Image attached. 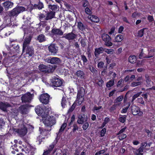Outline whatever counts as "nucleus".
I'll return each instance as SVG.
<instances>
[{"mask_svg": "<svg viewBox=\"0 0 155 155\" xmlns=\"http://www.w3.org/2000/svg\"><path fill=\"white\" fill-rule=\"evenodd\" d=\"M51 108H48L45 110L40 106H38L35 109L36 113L41 117V120L46 126L51 127L55 123L53 117H51L48 114L51 112Z\"/></svg>", "mask_w": 155, "mask_h": 155, "instance_id": "f257e3e1", "label": "nucleus"}, {"mask_svg": "<svg viewBox=\"0 0 155 155\" xmlns=\"http://www.w3.org/2000/svg\"><path fill=\"white\" fill-rule=\"evenodd\" d=\"M84 93L85 90L83 87H81L78 89L77 99L70 109V111H73L76 106H79L82 104L84 100Z\"/></svg>", "mask_w": 155, "mask_h": 155, "instance_id": "f03ea898", "label": "nucleus"}, {"mask_svg": "<svg viewBox=\"0 0 155 155\" xmlns=\"http://www.w3.org/2000/svg\"><path fill=\"white\" fill-rule=\"evenodd\" d=\"M31 39V37L29 36L26 38L25 39V41L23 44V52H24L25 50L27 48L26 52V54H28L29 56H32L34 53L33 49L31 47H28V45L29 44Z\"/></svg>", "mask_w": 155, "mask_h": 155, "instance_id": "7ed1b4c3", "label": "nucleus"}, {"mask_svg": "<svg viewBox=\"0 0 155 155\" xmlns=\"http://www.w3.org/2000/svg\"><path fill=\"white\" fill-rule=\"evenodd\" d=\"M48 130L43 129L42 128H39V131L40 132L41 135L37 138V140H38L39 141V144L40 143L41 141L40 140V139H44L47 138L49 135V132Z\"/></svg>", "mask_w": 155, "mask_h": 155, "instance_id": "20e7f679", "label": "nucleus"}, {"mask_svg": "<svg viewBox=\"0 0 155 155\" xmlns=\"http://www.w3.org/2000/svg\"><path fill=\"white\" fill-rule=\"evenodd\" d=\"M101 37L103 40L105 42L104 45L108 47L112 45L113 43L110 41L111 38L107 34H104L102 35Z\"/></svg>", "mask_w": 155, "mask_h": 155, "instance_id": "39448f33", "label": "nucleus"}, {"mask_svg": "<svg viewBox=\"0 0 155 155\" xmlns=\"http://www.w3.org/2000/svg\"><path fill=\"white\" fill-rule=\"evenodd\" d=\"M15 131L17 132L21 136L25 135L27 132V129L23 124L20 125L19 128L16 130Z\"/></svg>", "mask_w": 155, "mask_h": 155, "instance_id": "423d86ee", "label": "nucleus"}, {"mask_svg": "<svg viewBox=\"0 0 155 155\" xmlns=\"http://www.w3.org/2000/svg\"><path fill=\"white\" fill-rule=\"evenodd\" d=\"M52 85L55 87H59L61 86L62 84V81L59 78L58 76L52 78L51 80Z\"/></svg>", "mask_w": 155, "mask_h": 155, "instance_id": "0eeeda50", "label": "nucleus"}, {"mask_svg": "<svg viewBox=\"0 0 155 155\" xmlns=\"http://www.w3.org/2000/svg\"><path fill=\"white\" fill-rule=\"evenodd\" d=\"M25 8L23 7L18 6L13 9L11 12L12 15L15 16L25 11Z\"/></svg>", "mask_w": 155, "mask_h": 155, "instance_id": "6e6552de", "label": "nucleus"}, {"mask_svg": "<svg viewBox=\"0 0 155 155\" xmlns=\"http://www.w3.org/2000/svg\"><path fill=\"white\" fill-rule=\"evenodd\" d=\"M49 96L47 94H41L40 97L39 99L41 102L44 104H47L49 102Z\"/></svg>", "mask_w": 155, "mask_h": 155, "instance_id": "1a4fd4ad", "label": "nucleus"}, {"mask_svg": "<svg viewBox=\"0 0 155 155\" xmlns=\"http://www.w3.org/2000/svg\"><path fill=\"white\" fill-rule=\"evenodd\" d=\"M33 96V94H31L28 92L24 94L21 97V100L23 102H30Z\"/></svg>", "mask_w": 155, "mask_h": 155, "instance_id": "9d476101", "label": "nucleus"}, {"mask_svg": "<svg viewBox=\"0 0 155 155\" xmlns=\"http://www.w3.org/2000/svg\"><path fill=\"white\" fill-rule=\"evenodd\" d=\"M131 111L134 115L138 114L139 116H141L143 114V112L140 111L139 108L134 105L132 106Z\"/></svg>", "mask_w": 155, "mask_h": 155, "instance_id": "9b49d317", "label": "nucleus"}, {"mask_svg": "<svg viewBox=\"0 0 155 155\" xmlns=\"http://www.w3.org/2000/svg\"><path fill=\"white\" fill-rule=\"evenodd\" d=\"M2 5L5 9L7 10L13 7V3L10 1L7 0L3 3Z\"/></svg>", "mask_w": 155, "mask_h": 155, "instance_id": "f8f14e48", "label": "nucleus"}, {"mask_svg": "<svg viewBox=\"0 0 155 155\" xmlns=\"http://www.w3.org/2000/svg\"><path fill=\"white\" fill-rule=\"evenodd\" d=\"M87 116L85 115H79L78 116V123L79 124H82L87 121Z\"/></svg>", "mask_w": 155, "mask_h": 155, "instance_id": "ddd939ff", "label": "nucleus"}, {"mask_svg": "<svg viewBox=\"0 0 155 155\" xmlns=\"http://www.w3.org/2000/svg\"><path fill=\"white\" fill-rule=\"evenodd\" d=\"M49 51L51 52L53 55L55 54L57 52L58 48L55 46L54 44H51L48 47Z\"/></svg>", "mask_w": 155, "mask_h": 155, "instance_id": "4468645a", "label": "nucleus"}, {"mask_svg": "<svg viewBox=\"0 0 155 155\" xmlns=\"http://www.w3.org/2000/svg\"><path fill=\"white\" fill-rule=\"evenodd\" d=\"M76 37V35L72 32L65 34L63 36V37L68 40H73Z\"/></svg>", "mask_w": 155, "mask_h": 155, "instance_id": "2eb2a0df", "label": "nucleus"}, {"mask_svg": "<svg viewBox=\"0 0 155 155\" xmlns=\"http://www.w3.org/2000/svg\"><path fill=\"white\" fill-rule=\"evenodd\" d=\"M10 107V105L7 103L0 102V109L3 111H6L7 108Z\"/></svg>", "mask_w": 155, "mask_h": 155, "instance_id": "dca6fc26", "label": "nucleus"}, {"mask_svg": "<svg viewBox=\"0 0 155 155\" xmlns=\"http://www.w3.org/2000/svg\"><path fill=\"white\" fill-rule=\"evenodd\" d=\"M124 37L123 35L119 34L117 35L115 37L114 41L117 42H121L124 39Z\"/></svg>", "mask_w": 155, "mask_h": 155, "instance_id": "f3484780", "label": "nucleus"}, {"mask_svg": "<svg viewBox=\"0 0 155 155\" xmlns=\"http://www.w3.org/2000/svg\"><path fill=\"white\" fill-rule=\"evenodd\" d=\"M39 70L41 71L45 72H49V71L48 67L44 64H40L38 66Z\"/></svg>", "mask_w": 155, "mask_h": 155, "instance_id": "a211bd4d", "label": "nucleus"}, {"mask_svg": "<svg viewBox=\"0 0 155 155\" xmlns=\"http://www.w3.org/2000/svg\"><path fill=\"white\" fill-rule=\"evenodd\" d=\"M26 150L28 151V153H30L31 155H33L34 151L35 150V149L32 147L30 145L28 144L27 146L25 148Z\"/></svg>", "mask_w": 155, "mask_h": 155, "instance_id": "6ab92c4d", "label": "nucleus"}, {"mask_svg": "<svg viewBox=\"0 0 155 155\" xmlns=\"http://www.w3.org/2000/svg\"><path fill=\"white\" fill-rule=\"evenodd\" d=\"M88 18L92 21L95 22H98L99 21V19L96 16L90 15L88 16Z\"/></svg>", "mask_w": 155, "mask_h": 155, "instance_id": "aec40b11", "label": "nucleus"}, {"mask_svg": "<svg viewBox=\"0 0 155 155\" xmlns=\"http://www.w3.org/2000/svg\"><path fill=\"white\" fill-rule=\"evenodd\" d=\"M51 31L54 35H62L63 34V32L59 29L54 28Z\"/></svg>", "mask_w": 155, "mask_h": 155, "instance_id": "412c9836", "label": "nucleus"}, {"mask_svg": "<svg viewBox=\"0 0 155 155\" xmlns=\"http://www.w3.org/2000/svg\"><path fill=\"white\" fill-rule=\"evenodd\" d=\"M104 51V48L102 47L96 48L95 49V55L97 56L100 54L103 53Z\"/></svg>", "mask_w": 155, "mask_h": 155, "instance_id": "4be33fe9", "label": "nucleus"}, {"mask_svg": "<svg viewBox=\"0 0 155 155\" xmlns=\"http://www.w3.org/2000/svg\"><path fill=\"white\" fill-rule=\"evenodd\" d=\"M28 107V106L26 105L21 106L20 108V109L21 110V113L22 114L26 113L27 112Z\"/></svg>", "mask_w": 155, "mask_h": 155, "instance_id": "5701e85b", "label": "nucleus"}, {"mask_svg": "<svg viewBox=\"0 0 155 155\" xmlns=\"http://www.w3.org/2000/svg\"><path fill=\"white\" fill-rule=\"evenodd\" d=\"M54 12H51L47 14L46 19L47 20H48L52 19L54 17Z\"/></svg>", "mask_w": 155, "mask_h": 155, "instance_id": "b1692460", "label": "nucleus"}, {"mask_svg": "<svg viewBox=\"0 0 155 155\" xmlns=\"http://www.w3.org/2000/svg\"><path fill=\"white\" fill-rule=\"evenodd\" d=\"M51 64H57L60 62L59 59L58 58L56 57H51Z\"/></svg>", "mask_w": 155, "mask_h": 155, "instance_id": "393cba45", "label": "nucleus"}, {"mask_svg": "<svg viewBox=\"0 0 155 155\" xmlns=\"http://www.w3.org/2000/svg\"><path fill=\"white\" fill-rule=\"evenodd\" d=\"M136 60V56L134 55H131L129 58V61L131 63H135Z\"/></svg>", "mask_w": 155, "mask_h": 155, "instance_id": "a878e982", "label": "nucleus"}, {"mask_svg": "<svg viewBox=\"0 0 155 155\" xmlns=\"http://www.w3.org/2000/svg\"><path fill=\"white\" fill-rule=\"evenodd\" d=\"M77 76L81 78H83L84 77V74L83 72L81 71H78L77 72Z\"/></svg>", "mask_w": 155, "mask_h": 155, "instance_id": "bb28decb", "label": "nucleus"}, {"mask_svg": "<svg viewBox=\"0 0 155 155\" xmlns=\"http://www.w3.org/2000/svg\"><path fill=\"white\" fill-rule=\"evenodd\" d=\"M38 40L40 42L45 41V36L43 35H39L38 38Z\"/></svg>", "mask_w": 155, "mask_h": 155, "instance_id": "cd10ccee", "label": "nucleus"}, {"mask_svg": "<svg viewBox=\"0 0 155 155\" xmlns=\"http://www.w3.org/2000/svg\"><path fill=\"white\" fill-rule=\"evenodd\" d=\"M54 145H51L50 146V149L44 152L43 155H48L50 153L51 150L54 148Z\"/></svg>", "mask_w": 155, "mask_h": 155, "instance_id": "c85d7f7f", "label": "nucleus"}, {"mask_svg": "<svg viewBox=\"0 0 155 155\" xmlns=\"http://www.w3.org/2000/svg\"><path fill=\"white\" fill-rule=\"evenodd\" d=\"M35 7H37L39 9H41L44 7V5L43 3L40 1L39 2L38 5H34Z\"/></svg>", "mask_w": 155, "mask_h": 155, "instance_id": "c756f323", "label": "nucleus"}, {"mask_svg": "<svg viewBox=\"0 0 155 155\" xmlns=\"http://www.w3.org/2000/svg\"><path fill=\"white\" fill-rule=\"evenodd\" d=\"M78 28L81 31H83L85 29L84 26L81 22L78 23Z\"/></svg>", "mask_w": 155, "mask_h": 155, "instance_id": "7c9ffc66", "label": "nucleus"}, {"mask_svg": "<svg viewBox=\"0 0 155 155\" xmlns=\"http://www.w3.org/2000/svg\"><path fill=\"white\" fill-rule=\"evenodd\" d=\"M67 101L66 98L64 97H63L61 101V106L63 108H65L66 106Z\"/></svg>", "mask_w": 155, "mask_h": 155, "instance_id": "2f4dec72", "label": "nucleus"}, {"mask_svg": "<svg viewBox=\"0 0 155 155\" xmlns=\"http://www.w3.org/2000/svg\"><path fill=\"white\" fill-rule=\"evenodd\" d=\"M110 120V119L107 117H106L105 118L104 122L103 123V124H102V125L101 127V128H102Z\"/></svg>", "mask_w": 155, "mask_h": 155, "instance_id": "473e14b6", "label": "nucleus"}, {"mask_svg": "<svg viewBox=\"0 0 155 155\" xmlns=\"http://www.w3.org/2000/svg\"><path fill=\"white\" fill-rule=\"evenodd\" d=\"M145 29V28H143L138 31L137 34L136 35L139 37H142L143 35V31Z\"/></svg>", "mask_w": 155, "mask_h": 155, "instance_id": "72a5a7b5", "label": "nucleus"}, {"mask_svg": "<svg viewBox=\"0 0 155 155\" xmlns=\"http://www.w3.org/2000/svg\"><path fill=\"white\" fill-rule=\"evenodd\" d=\"M126 115L122 116L119 118V121L121 123H124L126 121Z\"/></svg>", "mask_w": 155, "mask_h": 155, "instance_id": "f704fd0d", "label": "nucleus"}, {"mask_svg": "<svg viewBox=\"0 0 155 155\" xmlns=\"http://www.w3.org/2000/svg\"><path fill=\"white\" fill-rule=\"evenodd\" d=\"M104 51L108 54H113L114 50L112 49H104Z\"/></svg>", "mask_w": 155, "mask_h": 155, "instance_id": "c9c22d12", "label": "nucleus"}, {"mask_svg": "<svg viewBox=\"0 0 155 155\" xmlns=\"http://www.w3.org/2000/svg\"><path fill=\"white\" fill-rule=\"evenodd\" d=\"M154 50L153 49L150 50L149 52V55L146 57V58H149L153 57L154 55Z\"/></svg>", "mask_w": 155, "mask_h": 155, "instance_id": "e433bc0d", "label": "nucleus"}, {"mask_svg": "<svg viewBox=\"0 0 155 155\" xmlns=\"http://www.w3.org/2000/svg\"><path fill=\"white\" fill-rule=\"evenodd\" d=\"M114 84V80H111L108 82L106 86L107 87H110L112 86Z\"/></svg>", "mask_w": 155, "mask_h": 155, "instance_id": "4c0bfd02", "label": "nucleus"}, {"mask_svg": "<svg viewBox=\"0 0 155 155\" xmlns=\"http://www.w3.org/2000/svg\"><path fill=\"white\" fill-rule=\"evenodd\" d=\"M142 83L141 81H138L137 82H134L131 84V86L133 87H135L140 85Z\"/></svg>", "mask_w": 155, "mask_h": 155, "instance_id": "58836bf2", "label": "nucleus"}, {"mask_svg": "<svg viewBox=\"0 0 155 155\" xmlns=\"http://www.w3.org/2000/svg\"><path fill=\"white\" fill-rule=\"evenodd\" d=\"M16 26V25H14V23L11 22V24H8L7 25V29L9 30H10V28H12L13 27H15V26Z\"/></svg>", "mask_w": 155, "mask_h": 155, "instance_id": "ea45409f", "label": "nucleus"}, {"mask_svg": "<svg viewBox=\"0 0 155 155\" xmlns=\"http://www.w3.org/2000/svg\"><path fill=\"white\" fill-rule=\"evenodd\" d=\"M95 81L100 86H102V85L104 83L103 81L101 80V78L98 80H96Z\"/></svg>", "mask_w": 155, "mask_h": 155, "instance_id": "a19ab883", "label": "nucleus"}, {"mask_svg": "<svg viewBox=\"0 0 155 155\" xmlns=\"http://www.w3.org/2000/svg\"><path fill=\"white\" fill-rule=\"evenodd\" d=\"M127 137V135L125 134H120L118 137L119 140H122L126 138Z\"/></svg>", "mask_w": 155, "mask_h": 155, "instance_id": "79ce46f5", "label": "nucleus"}, {"mask_svg": "<svg viewBox=\"0 0 155 155\" xmlns=\"http://www.w3.org/2000/svg\"><path fill=\"white\" fill-rule=\"evenodd\" d=\"M143 151V148L142 147H140L137 150L138 153H137L136 155H142L143 154L141 153Z\"/></svg>", "mask_w": 155, "mask_h": 155, "instance_id": "37998d69", "label": "nucleus"}, {"mask_svg": "<svg viewBox=\"0 0 155 155\" xmlns=\"http://www.w3.org/2000/svg\"><path fill=\"white\" fill-rule=\"evenodd\" d=\"M83 128L84 130H86L89 126V124L88 122H86L83 123Z\"/></svg>", "mask_w": 155, "mask_h": 155, "instance_id": "c03bdc74", "label": "nucleus"}, {"mask_svg": "<svg viewBox=\"0 0 155 155\" xmlns=\"http://www.w3.org/2000/svg\"><path fill=\"white\" fill-rule=\"evenodd\" d=\"M142 93V92H140L134 95L133 97L132 101H134L136 98L138 97Z\"/></svg>", "mask_w": 155, "mask_h": 155, "instance_id": "a18cd8bd", "label": "nucleus"}, {"mask_svg": "<svg viewBox=\"0 0 155 155\" xmlns=\"http://www.w3.org/2000/svg\"><path fill=\"white\" fill-rule=\"evenodd\" d=\"M106 132V129L104 128L102 130L101 132L100 135L101 137H104Z\"/></svg>", "mask_w": 155, "mask_h": 155, "instance_id": "49530a36", "label": "nucleus"}, {"mask_svg": "<svg viewBox=\"0 0 155 155\" xmlns=\"http://www.w3.org/2000/svg\"><path fill=\"white\" fill-rule=\"evenodd\" d=\"M66 126V124L65 123H64L61 126L60 129L59 130V132H62Z\"/></svg>", "mask_w": 155, "mask_h": 155, "instance_id": "de8ad7c7", "label": "nucleus"}, {"mask_svg": "<svg viewBox=\"0 0 155 155\" xmlns=\"http://www.w3.org/2000/svg\"><path fill=\"white\" fill-rule=\"evenodd\" d=\"M104 63L103 62H100L97 64V67L99 68H102L104 65Z\"/></svg>", "mask_w": 155, "mask_h": 155, "instance_id": "09e8293b", "label": "nucleus"}, {"mask_svg": "<svg viewBox=\"0 0 155 155\" xmlns=\"http://www.w3.org/2000/svg\"><path fill=\"white\" fill-rule=\"evenodd\" d=\"M85 12L87 14H91L92 13L91 10L87 7L85 9Z\"/></svg>", "mask_w": 155, "mask_h": 155, "instance_id": "8fccbe9b", "label": "nucleus"}, {"mask_svg": "<svg viewBox=\"0 0 155 155\" xmlns=\"http://www.w3.org/2000/svg\"><path fill=\"white\" fill-rule=\"evenodd\" d=\"M105 152V151L104 150H102L96 152L95 154V155H100V154L104 153Z\"/></svg>", "mask_w": 155, "mask_h": 155, "instance_id": "3c124183", "label": "nucleus"}, {"mask_svg": "<svg viewBox=\"0 0 155 155\" xmlns=\"http://www.w3.org/2000/svg\"><path fill=\"white\" fill-rule=\"evenodd\" d=\"M123 97L122 96H120L117 98L116 101V102H119L121 101L123 99Z\"/></svg>", "mask_w": 155, "mask_h": 155, "instance_id": "603ef678", "label": "nucleus"}, {"mask_svg": "<svg viewBox=\"0 0 155 155\" xmlns=\"http://www.w3.org/2000/svg\"><path fill=\"white\" fill-rule=\"evenodd\" d=\"M90 70L92 72L95 73L97 71L96 70L95 68L93 67H89Z\"/></svg>", "mask_w": 155, "mask_h": 155, "instance_id": "864d4df0", "label": "nucleus"}, {"mask_svg": "<svg viewBox=\"0 0 155 155\" xmlns=\"http://www.w3.org/2000/svg\"><path fill=\"white\" fill-rule=\"evenodd\" d=\"M116 65V63L115 62H114L111 63L110 65L109 68L110 69H112Z\"/></svg>", "mask_w": 155, "mask_h": 155, "instance_id": "5fc2aeb1", "label": "nucleus"}, {"mask_svg": "<svg viewBox=\"0 0 155 155\" xmlns=\"http://www.w3.org/2000/svg\"><path fill=\"white\" fill-rule=\"evenodd\" d=\"M86 41L84 39H82L81 40V45L83 47H84L86 45Z\"/></svg>", "mask_w": 155, "mask_h": 155, "instance_id": "6e6d98bb", "label": "nucleus"}, {"mask_svg": "<svg viewBox=\"0 0 155 155\" xmlns=\"http://www.w3.org/2000/svg\"><path fill=\"white\" fill-rule=\"evenodd\" d=\"M81 59L84 63H86L87 61V59L84 55L81 56Z\"/></svg>", "mask_w": 155, "mask_h": 155, "instance_id": "4d7b16f0", "label": "nucleus"}, {"mask_svg": "<svg viewBox=\"0 0 155 155\" xmlns=\"http://www.w3.org/2000/svg\"><path fill=\"white\" fill-rule=\"evenodd\" d=\"M126 129V127H124L119 132L118 134H120L123 133Z\"/></svg>", "mask_w": 155, "mask_h": 155, "instance_id": "13d9d810", "label": "nucleus"}, {"mask_svg": "<svg viewBox=\"0 0 155 155\" xmlns=\"http://www.w3.org/2000/svg\"><path fill=\"white\" fill-rule=\"evenodd\" d=\"M48 7L49 8L53 9L54 10L57 8V6L55 5H49Z\"/></svg>", "mask_w": 155, "mask_h": 155, "instance_id": "bf43d9fd", "label": "nucleus"}, {"mask_svg": "<svg viewBox=\"0 0 155 155\" xmlns=\"http://www.w3.org/2000/svg\"><path fill=\"white\" fill-rule=\"evenodd\" d=\"M138 101L142 104H143L144 103V102L143 100V99L142 97L138 98Z\"/></svg>", "mask_w": 155, "mask_h": 155, "instance_id": "052dcab7", "label": "nucleus"}, {"mask_svg": "<svg viewBox=\"0 0 155 155\" xmlns=\"http://www.w3.org/2000/svg\"><path fill=\"white\" fill-rule=\"evenodd\" d=\"M124 29V28L123 26H120L119 27V29H118V33H121L122 32V31H123Z\"/></svg>", "mask_w": 155, "mask_h": 155, "instance_id": "680f3d73", "label": "nucleus"}, {"mask_svg": "<svg viewBox=\"0 0 155 155\" xmlns=\"http://www.w3.org/2000/svg\"><path fill=\"white\" fill-rule=\"evenodd\" d=\"M102 108V107L101 106L97 107L95 106L94 108V110H95L96 111H98L99 110Z\"/></svg>", "mask_w": 155, "mask_h": 155, "instance_id": "e2e57ef3", "label": "nucleus"}, {"mask_svg": "<svg viewBox=\"0 0 155 155\" xmlns=\"http://www.w3.org/2000/svg\"><path fill=\"white\" fill-rule=\"evenodd\" d=\"M145 132L147 134L148 136L150 137L151 136V133L149 130L146 129Z\"/></svg>", "mask_w": 155, "mask_h": 155, "instance_id": "0e129e2a", "label": "nucleus"}, {"mask_svg": "<svg viewBox=\"0 0 155 155\" xmlns=\"http://www.w3.org/2000/svg\"><path fill=\"white\" fill-rule=\"evenodd\" d=\"M115 31V28H112L110 30V31L109 32V34L110 35H111L113 34Z\"/></svg>", "mask_w": 155, "mask_h": 155, "instance_id": "69168bd1", "label": "nucleus"}, {"mask_svg": "<svg viewBox=\"0 0 155 155\" xmlns=\"http://www.w3.org/2000/svg\"><path fill=\"white\" fill-rule=\"evenodd\" d=\"M148 19L150 22H151L153 21V18L152 16L150 15L148 17Z\"/></svg>", "mask_w": 155, "mask_h": 155, "instance_id": "338daca9", "label": "nucleus"}, {"mask_svg": "<svg viewBox=\"0 0 155 155\" xmlns=\"http://www.w3.org/2000/svg\"><path fill=\"white\" fill-rule=\"evenodd\" d=\"M18 111L17 110H14V112H12V114L14 116H17L18 114Z\"/></svg>", "mask_w": 155, "mask_h": 155, "instance_id": "774afa93", "label": "nucleus"}]
</instances>
